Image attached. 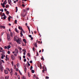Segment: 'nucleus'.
<instances>
[{"label": "nucleus", "instance_id": "1", "mask_svg": "<svg viewBox=\"0 0 79 79\" xmlns=\"http://www.w3.org/2000/svg\"><path fill=\"white\" fill-rule=\"evenodd\" d=\"M26 10L24 9L23 10V12L24 13L22 12L20 15L22 17V19H23V20L24 21L25 19V18H26V17H25V16H26V14H27V13H26Z\"/></svg>", "mask_w": 79, "mask_h": 79}, {"label": "nucleus", "instance_id": "2", "mask_svg": "<svg viewBox=\"0 0 79 79\" xmlns=\"http://www.w3.org/2000/svg\"><path fill=\"white\" fill-rule=\"evenodd\" d=\"M15 41L17 42L19 44H21V39L19 38L17 36V39L15 40Z\"/></svg>", "mask_w": 79, "mask_h": 79}, {"label": "nucleus", "instance_id": "3", "mask_svg": "<svg viewBox=\"0 0 79 79\" xmlns=\"http://www.w3.org/2000/svg\"><path fill=\"white\" fill-rule=\"evenodd\" d=\"M0 69L1 70V71L2 72L3 71V66L2 65H0Z\"/></svg>", "mask_w": 79, "mask_h": 79}, {"label": "nucleus", "instance_id": "4", "mask_svg": "<svg viewBox=\"0 0 79 79\" xmlns=\"http://www.w3.org/2000/svg\"><path fill=\"white\" fill-rule=\"evenodd\" d=\"M11 58L12 60H14L15 59V57L14 55H12L11 56Z\"/></svg>", "mask_w": 79, "mask_h": 79}, {"label": "nucleus", "instance_id": "5", "mask_svg": "<svg viewBox=\"0 0 79 79\" xmlns=\"http://www.w3.org/2000/svg\"><path fill=\"white\" fill-rule=\"evenodd\" d=\"M7 39L8 40H10V35H7Z\"/></svg>", "mask_w": 79, "mask_h": 79}, {"label": "nucleus", "instance_id": "6", "mask_svg": "<svg viewBox=\"0 0 79 79\" xmlns=\"http://www.w3.org/2000/svg\"><path fill=\"white\" fill-rule=\"evenodd\" d=\"M15 53H18V50L17 49H15Z\"/></svg>", "mask_w": 79, "mask_h": 79}, {"label": "nucleus", "instance_id": "7", "mask_svg": "<svg viewBox=\"0 0 79 79\" xmlns=\"http://www.w3.org/2000/svg\"><path fill=\"white\" fill-rule=\"evenodd\" d=\"M20 34L21 35H20L21 37H23V32L22 31H21Z\"/></svg>", "mask_w": 79, "mask_h": 79}, {"label": "nucleus", "instance_id": "8", "mask_svg": "<svg viewBox=\"0 0 79 79\" xmlns=\"http://www.w3.org/2000/svg\"><path fill=\"white\" fill-rule=\"evenodd\" d=\"M9 17L8 18L9 21H10V19H11V16H10V15H9Z\"/></svg>", "mask_w": 79, "mask_h": 79}, {"label": "nucleus", "instance_id": "9", "mask_svg": "<svg viewBox=\"0 0 79 79\" xmlns=\"http://www.w3.org/2000/svg\"><path fill=\"white\" fill-rule=\"evenodd\" d=\"M23 42H24L25 44H27V42H26V40H25V39H23Z\"/></svg>", "mask_w": 79, "mask_h": 79}, {"label": "nucleus", "instance_id": "10", "mask_svg": "<svg viewBox=\"0 0 79 79\" xmlns=\"http://www.w3.org/2000/svg\"><path fill=\"white\" fill-rule=\"evenodd\" d=\"M18 28H19V29H20V30H22L21 31H22V30H23V28H22V27H21V26H19L18 27Z\"/></svg>", "mask_w": 79, "mask_h": 79}, {"label": "nucleus", "instance_id": "11", "mask_svg": "<svg viewBox=\"0 0 79 79\" xmlns=\"http://www.w3.org/2000/svg\"><path fill=\"white\" fill-rule=\"evenodd\" d=\"M4 72L5 74H8V71L6 70H4Z\"/></svg>", "mask_w": 79, "mask_h": 79}, {"label": "nucleus", "instance_id": "12", "mask_svg": "<svg viewBox=\"0 0 79 79\" xmlns=\"http://www.w3.org/2000/svg\"><path fill=\"white\" fill-rule=\"evenodd\" d=\"M24 68V72L25 73H26V71H27V69L26 68V67H25Z\"/></svg>", "mask_w": 79, "mask_h": 79}, {"label": "nucleus", "instance_id": "13", "mask_svg": "<svg viewBox=\"0 0 79 79\" xmlns=\"http://www.w3.org/2000/svg\"><path fill=\"white\" fill-rule=\"evenodd\" d=\"M1 28H3V29H5V26H2L1 27Z\"/></svg>", "mask_w": 79, "mask_h": 79}, {"label": "nucleus", "instance_id": "14", "mask_svg": "<svg viewBox=\"0 0 79 79\" xmlns=\"http://www.w3.org/2000/svg\"><path fill=\"white\" fill-rule=\"evenodd\" d=\"M37 43H35L34 45H35V47H36V48L37 47Z\"/></svg>", "mask_w": 79, "mask_h": 79}, {"label": "nucleus", "instance_id": "15", "mask_svg": "<svg viewBox=\"0 0 79 79\" xmlns=\"http://www.w3.org/2000/svg\"><path fill=\"white\" fill-rule=\"evenodd\" d=\"M18 38V37L17 36H15L14 37V41H16V40L17 39H16Z\"/></svg>", "mask_w": 79, "mask_h": 79}, {"label": "nucleus", "instance_id": "16", "mask_svg": "<svg viewBox=\"0 0 79 79\" xmlns=\"http://www.w3.org/2000/svg\"><path fill=\"white\" fill-rule=\"evenodd\" d=\"M8 2L9 3V4H10V3H11V0H8Z\"/></svg>", "mask_w": 79, "mask_h": 79}, {"label": "nucleus", "instance_id": "17", "mask_svg": "<svg viewBox=\"0 0 79 79\" xmlns=\"http://www.w3.org/2000/svg\"><path fill=\"white\" fill-rule=\"evenodd\" d=\"M1 5L2 6V7H3V8H5V4H3L2 3H1Z\"/></svg>", "mask_w": 79, "mask_h": 79}, {"label": "nucleus", "instance_id": "18", "mask_svg": "<svg viewBox=\"0 0 79 79\" xmlns=\"http://www.w3.org/2000/svg\"><path fill=\"white\" fill-rule=\"evenodd\" d=\"M11 48V46L9 45L7 46V49L8 50H9V48Z\"/></svg>", "mask_w": 79, "mask_h": 79}, {"label": "nucleus", "instance_id": "19", "mask_svg": "<svg viewBox=\"0 0 79 79\" xmlns=\"http://www.w3.org/2000/svg\"><path fill=\"white\" fill-rule=\"evenodd\" d=\"M18 48H19V50H22V48H21L19 47H18Z\"/></svg>", "mask_w": 79, "mask_h": 79}, {"label": "nucleus", "instance_id": "20", "mask_svg": "<svg viewBox=\"0 0 79 79\" xmlns=\"http://www.w3.org/2000/svg\"><path fill=\"white\" fill-rule=\"evenodd\" d=\"M15 31L16 32H17V33H18L19 32V31H18V30L17 29V28H15Z\"/></svg>", "mask_w": 79, "mask_h": 79}, {"label": "nucleus", "instance_id": "21", "mask_svg": "<svg viewBox=\"0 0 79 79\" xmlns=\"http://www.w3.org/2000/svg\"><path fill=\"white\" fill-rule=\"evenodd\" d=\"M41 59L42 60H43V61H44V57H43V56H42V58H41Z\"/></svg>", "mask_w": 79, "mask_h": 79}, {"label": "nucleus", "instance_id": "22", "mask_svg": "<svg viewBox=\"0 0 79 79\" xmlns=\"http://www.w3.org/2000/svg\"><path fill=\"white\" fill-rule=\"evenodd\" d=\"M15 8L16 9V10L15 12L16 13H17V11H18V7H16Z\"/></svg>", "mask_w": 79, "mask_h": 79}, {"label": "nucleus", "instance_id": "23", "mask_svg": "<svg viewBox=\"0 0 79 79\" xmlns=\"http://www.w3.org/2000/svg\"><path fill=\"white\" fill-rule=\"evenodd\" d=\"M9 77V76H7L5 77V79H8V78Z\"/></svg>", "mask_w": 79, "mask_h": 79}, {"label": "nucleus", "instance_id": "24", "mask_svg": "<svg viewBox=\"0 0 79 79\" xmlns=\"http://www.w3.org/2000/svg\"><path fill=\"white\" fill-rule=\"evenodd\" d=\"M9 13H10V12H9V11H6V14L7 15H9Z\"/></svg>", "mask_w": 79, "mask_h": 79}, {"label": "nucleus", "instance_id": "25", "mask_svg": "<svg viewBox=\"0 0 79 79\" xmlns=\"http://www.w3.org/2000/svg\"><path fill=\"white\" fill-rule=\"evenodd\" d=\"M35 72V71H34V70H31V73H34Z\"/></svg>", "mask_w": 79, "mask_h": 79}, {"label": "nucleus", "instance_id": "26", "mask_svg": "<svg viewBox=\"0 0 79 79\" xmlns=\"http://www.w3.org/2000/svg\"><path fill=\"white\" fill-rule=\"evenodd\" d=\"M27 55L28 56H29V57H30V56H31V55H30V53H27Z\"/></svg>", "mask_w": 79, "mask_h": 79}, {"label": "nucleus", "instance_id": "27", "mask_svg": "<svg viewBox=\"0 0 79 79\" xmlns=\"http://www.w3.org/2000/svg\"><path fill=\"white\" fill-rule=\"evenodd\" d=\"M4 48L5 49H8V47L6 46H5L4 47Z\"/></svg>", "mask_w": 79, "mask_h": 79}, {"label": "nucleus", "instance_id": "28", "mask_svg": "<svg viewBox=\"0 0 79 79\" xmlns=\"http://www.w3.org/2000/svg\"><path fill=\"white\" fill-rule=\"evenodd\" d=\"M2 53H3L4 54H5V51L2 50Z\"/></svg>", "mask_w": 79, "mask_h": 79}, {"label": "nucleus", "instance_id": "29", "mask_svg": "<svg viewBox=\"0 0 79 79\" xmlns=\"http://www.w3.org/2000/svg\"><path fill=\"white\" fill-rule=\"evenodd\" d=\"M32 68H33V67H32V66H31V68H30V70H32Z\"/></svg>", "mask_w": 79, "mask_h": 79}, {"label": "nucleus", "instance_id": "30", "mask_svg": "<svg viewBox=\"0 0 79 79\" xmlns=\"http://www.w3.org/2000/svg\"><path fill=\"white\" fill-rule=\"evenodd\" d=\"M2 56H1V58L2 59H3V54H1Z\"/></svg>", "mask_w": 79, "mask_h": 79}, {"label": "nucleus", "instance_id": "31", "mask_svg": "<svg viewBox=\"0 0 79 79\" xmlns=\"http://www.w3.org/2000/svg\"><path fill=\"white\" fill-rule=\"evenodd\" d=\"M7 53L8 54H10V51H8L7 52Z\"/></svg>", "mask_w": 79, "mask_h": 79}, {"label": "nucleus", "instance_id": "32", "mask_svg": "<svg viewBox=\"0 0 79 79\" xmlns=\"http://www.w3.org/2000/svg\"><path fill=\"white\" fill-rule=\"evenodd\" d=\"M6 16H4L3 17V19L4 20H5V19H6Z\"/></svg>", "mask_w": 79, "mask_h": 79}, {"label": "nucleus", "instance_id": "33", "mask_svg": "<svg viewBox=\"0 0 79 79\" xmlns=\"http://www.w3.org/2000/svg\"><path fill=\"white\" fill-rule=\"evenodd\" d=\"M22 6H23V7H24V6H25V5L22 4Z\"/></svg>", "mask_w": 79, "mask_h": 79}, {"label": "nucleus", "instance_id": "34", "mask_svg": "<svg viewBox=\"0 0 79 79\" xmlns=\"http://www.w3.org/2000/svg\"><path fill=\"white\" fill-rule=\"evenodd\" d=\"M17 20H15V24H16V23H17Z\"/></svg>", "mask_w": 79, "mask_h": 79}, {"label": "nucleus", "instance_id": "35", "mask_svg": "<svg viewBox=\"0 0 79 79\" xmlns=\"http://www.w3.org/2000/svg\"><path fill=\"white\" fill-rule=\"evenodd\" d=\"M28 77H30V75L29 74V72H28Z\"/></svg>", "mask_w": 79, "mask_h": 79}, {"label": "nucleus", "instance_id": "36", "mask_svg": "<svg viewBox=\"0 0 79 79\" xmlns=\"http://www.w3.org/2000/svg\"><path fill=\"white\" fill-rule=\"evenodd\" d=\"M19 63H17V66L18 67H19Z\"/></svg>", "mask_w": 79, "mask_h": 79}, {"label": "nucleus", "instance_id": "37", "mask_svg": "<svg viewBox=\"0 0 79 79\" xmlns=\"http://www.w3.org/2000/svg\"><path fill=\"white\" fill-rule=\"evenodd\" d=\"M39 56V53H38V52H37L36 53V56Z\"/></svg>", "mask_w": 79, "mask_h": 79}, {"label": "nucleus", "instance_id": "38", "mask_svg": "<svg viewBox=\"0 0 79 79\" xmlns=\"http://www.w3.org/2000/svg\"><path fill=\"white\" fill-rule=\"evenodd\" d=\"M46 79H49V77L48 76H46Z\"/></svg>", "mask_w": 79, "mask_h": 79}, {"label": "nucleus", "instance_id": "39", "mask_svg": "<svg viewBox=\"0 0 79 79\" xmlns=\"http://www.w3.org/2000/svg\"><path fill=\"white\" fill-rule=\"evenodd\" d=\"M24 62H26V59H24L23 60Z\"/></svg>", "mask_w": 79, "mask_h": 79}, {"label": "nucleus", "instance_id": "40", "mask_svg": "<svg viewBox=\"0 0 79 79\" xmlns=\"http://www.w3.org/2000/svg\"><path fill=\"white\" fill-rule=\"evenodd\" d=\"M8 5H6V6H5V7L6 8H8Z\"/></svg>", "mask_w": 79, "mask_h": 79}, {"label": "nucleus", "instance_id": "41", "mask_svg": "<svg viewBox=\"0 0 79 79\" xmlns=\"http://www.w3.org/2000/svg\"><path fill=\"white\" fill-rule=\"evenodd\" d=\"M3 4L4 5H6V2H3Z\"/></svg>", "mask_w": 79, "mask_h": 79}, {"label": "nucleus", "instance_id": "42", "mask_svg": "<svg viewBox=\"0 0 79 79\" xmlns=\"http://www.w3.org/2000/svg\"><path fill=\"white\" fill-rule=\"evenodd\" d=\"M30 63H31V64L32 63V60H30Z\"/></svg>", "mask_w": 79, "mask_h": 79}, {"label": "nucleus", "instance_id": "43", "mask_svg": "<svg viewBox=\"0 0 79 79\" xmlns=\"http://www.w3.org/2000/svg\"><path fill=\"white\" fill-rule=\"evenodd\" d=\"M32 49H33V51H34H34H35L34 49H35V48H34V47H33V48Z\"/></svg>", "mask_w": 79, "mask_h": 79}, {"label": "nucleus", "instance_id": "44", "mask_svg": "<svg viewBox=\"0 0 79 79\" xmlns=\"http://www.w3.org/2000/svg\"><path fill=\"white\" fill-rule=\"evenodd\" d=\"M19 58L20 60H21V57L20 56H19Z\"/></svg>", "mask_w": 79, "mask_h": 79}, {"label": "nucleus", "instance_id": "45", "mask_svg": "<svg viewBox=\"0 0 79 79\" xmlns=\"http://www.w3.org/2000/svg\"><path fill=\"white\" fill-rule=\"evenodd\" d=\"M27 27L28 29V30H29L30 29V28H29V26H27Z\"/></svg>", "mask_w": 79, "mask_h": 79}, {"label": "nucleus", "instance_id": "46", "mask_svg": "<svg viewBox=\"0 0 79 79\" xmlns=\"http://www.w3.org/2000/svg\"><path fill=\"white\" fill-rule=\"evenodd\" d=\"M22 31L23 32V33L24 34V33H25V32H24V30H22Z\"/></svg>", "mask_w": 79, "mask_h": 79}, {"label": "nucleus", "instance_id": "47", "mask_svg": "<svg viewBox=\"0 0 79 79\" xmlns=\"http://www.w3.org/2000/svg\"><path fill=\"white\" fill-rule=\"evenodd\" d=\"M4 11H7V10L5 8L4 9Z\"/></svg>", "mask_w": 79, "mask_h": 79}, {"label": "nucleus", "instance_id": "48", "mask_svg": "<svg viewBox=\"0 0 79 79\" xmlns=\"http://www.w3.org/2000/svg\"><path fill=\"white\" fill-rule=\"evenodd\" d=\"M3 16H6H6H5V13H3Z\"/></svg>", "mask_w": 79, "mask_h": 79}, {"label": "nucleus", "instance_id": "49", "mask_svg": "<svg viewBox=\"0 0 79 79\" xmlns=\"http://www.w3.org/2000/svg\"><path fill=\"white\" fill-rule=\"evenodd\" d=\"M23 58H26V56H23Z\"/></svg>", "mask_w": 79, "mask_h": 79}, {"label": "nucleus", "instance_id": "50", "mask_svg": "<svg viewBox=\"0 0 79 79\" xmlns=\"http://www.w3.org/2000/svg\"><path fill=\"white\" fill-rule=\"evenodd\" d=\"M13 70V69H10L11 72H12Z\"/></svg>", "mask_w": 79, "mask_h": 79}, {"label": "nucleus", "instance_id": "51", "mask_svg": "<svg viewBox=\"0 0 79 79\" xmlns=\"http://www.w3.org/2000/svg\"><path fill=\"white\" fill-rule=\"evenodd\" d=\"M0 49L1 50H3V48H2V47L0 48Z\"/></svg>", "mask_w": 79, "mask_h": 79}, {"label": "nucleus", "instance_id": "52", "mask_svg": "<svg viewBox=\"0 0 79 79\" xmlns=\"http://www.w3.org/2000/svg\"><path fill=\"white\" fill-rule=\"evenodd\" d=\"M29 37H30V38H31V37H32V35H29Z\"/></svg>", "mask_w": 79, "mask_h": 79}, {"label": "nucleus", "instance_id": "53", "mask_svg": "<svg viewBox=\"0 0 79 79\" xmlns=\"http://www.w3.org/2000/svg\"><path fill=\"white\" fill-rule=\"evenodd\" d=\"M14 3H16V1H14Z\"/></svg>", "mask_w": 79, "mask_h": 79}, {"label": "nucleus", "instance_id": "54", "mask_svg": "<svg viewBox=\"0 0 79 79\" xmlns=\"http://www.w3.org/2000/svg\"><path fill=\"white\" fill-rule=\"evenodd\" d=\"M11 64L12 66H13V62L12 61L11 62Z\"/></svg>", "mask_w": 79, "mask_h": 79}, {"label": "nucleus", "instance_id": "55", "mask_svg": "<svg viewBox=\"0 0 79 79\" xmlns=\"http://www.w3.org/2000/svg\"><path fill=\"white\" fill-rule=\"evenodd\" d=\"M45 70H44V69H43V70H42V72H43V73H44V72H45Z\"/></svg>", "mask_w": 79, "mask_h": 79}, {"label": "nucleus", "instance_id": "56", "mask_svg": "<svg viewBox=\"0 0 79 79\" xmlns=\"http://www.w3.org/2000/svg\"><path fill=\"white\" fill-rule=\"evenodd\" d=\"M23 54L24 55H26V52H24Z\"/></svg>", "mask_w": 79, "mask_h": 79}, {"label": "nucleus", "instance_id": "57", "mask_svg": "<svg viewBox=\"0 0 79 79\" xmlns=\"http://www.w3.org/2000/svg\"><path fill=\"white\" fill-rule=\"evenodd\" d=\"M14 56H17V54H14Z\"/></svg>", "mask_w": 79, "mask_h": 79}, {"label": "nucleus", "instance_id": "58", "mask_svg": "<svg viewBox=\"0 0 79 79\" xmlns=\"http://www.w3.org/2000/svg\"><path fill=\"white\" fill-rule=\"evenodd\" d=\"M27 11L29 10V8H27Z\"/></svg>", "mask_w": 79, "mask_h": 79}, {"label": "nucleus", "instance_id": "59", "mask_svg": "<svg viewBox=\"0 0 79 79\" xmlns=\"http://www.w3.org/2000/svg\"><path fill=\"white\" fill-rule=\"evenodd\" d=\"M3 34H4V32H2L1 33V34L2 35H3Z\"/></svg>", "mask_w": 79, "mask_h": 79}, {"label": "nucleus", "instance_id": "60", "mask_svg": "<svg viewBox=\"0 0 79 79\" xmlns=\"http://www.w3.org/2000/svg\"><path fill=\"white\" fill-rule=\"evenodd\" d=\"M1 11L2 12H3V9H2L1 10Z\"/></svg>", "mask_w": 79, "mask_h": 79}, {"label": "nucleus", "instance_id": "61", "mask_svg": "<svg viewBox=\"0 0 79 79\" xmlns=\"http://www.w3.org/2000/svg\"><path fill=\"white\" fill-rule=\"evenodd\" d=\"M13 35V33H12V32H10V35Z\"/></svg>", "mask_w": 79, "mask_h": 79}, {"label": "nucleus", "instance_id": "62", "mask_svg": "<svg viewBox=\"0 0 79 79\" xmlns=\"http://www.w3.org/2000/svg\"><path fill=\"white\" fill-rule=\"evenodd\" d=\"M16 71H18V68H16Z\"/></svg>", "mask_w": 79, "mask_h": 79}, {"label": "nucleus", "instance_id": "63", "mask_svg": "<svg viewBox=\"0 0 79 79\" xmlns=\"http://www.w3.org/2000/svg\"><path fill=\"white\" fill-rule=\"evenodd\" d=\"M20 77L19 76H18V78L19 79H20Z\"/></svg>", "mask_w": 79, "mask_h": 79}, {"label": "nucleus", "instance_id": "64", "mask_svg": "<svg viewBox=\"0 0 79 79\" xmlns=\"http://www.w3.org/2000/svg\"><path fill=\"white\" fill-rule=\"evenodd\" d=\"M35 78L36 79H39L38 77H36Z\"/></svg>", "mask_w": 79, "mask_h": 79}]
</instances>
